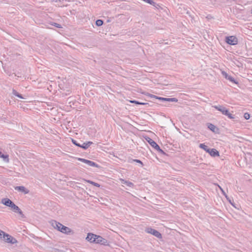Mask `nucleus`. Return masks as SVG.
<instances>
[{
  "instance_id": "nucleus-1",
  "label": "nucleus",
  "mask_w": 252,
  "mask_h": 252,
  "mask_svg": "<svg viewBox=\"0 0 252 252\" xmlns=\"http://www.w3.org/2000/svg\"><path fill=\"white\" fill-rule=\"evenodd\" d=\"M51 224L54 228L63 233L67 235L73 234V231L70 228L63 225L62 223L57 222L56 220H52Z\"/></svg>"
},
{
  "instance_id": "nucleus-2",
  "label": "nucleus",
  "mask_w": 252,
  "mask_h": 252,
  "mask_svg": "<svg viewBox=\"0 0 252 252\" xmlns=\"http://www.w3.org/2000/svg\"><path fill=\"white\" fill-rule=\"evenodd\" d=\"M2 238L3 241L7 243L14 244L17 243V241L15 238L5 232Z\"/></svg>"
},
{
  "instance_id": "nucleus-3",
  "label": "nucleus",
  "mask_w": 252,
  "mask_h": 252,
  "mask_svg": "<svg viewBox=\"0 0 252 252\" xmlns=\"http://www.w3.org/2000/svg\"><path fill=\"white\" fill-rule=\"evenodd\" d=\"M145 231L149 234H151L157 237L158 238H161L162 235L160 233H159L158 231L156 229H154L151 227H149L146 228Z\"/></svg>"
},
{
  "instance_id": "nucleus-4",
  "label": "nucleus",
  "mask_w": 252,
  "mask_h": 252,
  "mask_svg": "<svg viewBox=\"0 0 252 252\" xmlns=\"http://www.w3.org/2000/svg\"><path fill=\"white\" fill-rule=\"evenodd\" d=\"M226 42L231 45H235L238 43V39L235 36H230L226 37Z\"/></svg>"
},
{
  "instance_id": "nucleus-5",
  "label": "nucleus",
  "mask_w": 252,
  "mask_h": 252,
  "mask_svg": "<svg viewBox=\"0 0 252 252\" xmlns=\"http://www.w3.org/2000/svg\"><path fill=\"white\" fill-rule=\"evenodd\" d=\"M95 238L96 240L95 243L103 245L104 246L109 245V242L106 239L102 238L101 236L96 235V238Z\"/></svg>"
},
{
  "instance_id": "nucleus-6",
  "label": "nucleus",
  "mask_w": 252,
  "mask_h": 252,
  "mask_svg": "<svg viewBox=\"0 0 252 252\" xmlns=\"http://www.w3.org/2000/svg\"><path fill=\"white\" fill-rule=\"evenodd\" d=\"M78 160L79 161H80L81 162H83L87 164L89 166H94V167H99V165L97 164H96L95 162H94L93 161L90 160H88V159H86L85 158H78Z\"/></svg>"
},
{
  "instance_id": "nucleus-7",
  "label": "nucleus",
  "mask_w": 252,
  "mask_h": 252,
  "mask_svg": "<svg viewBox=\"0 0 252 252\" xmlns=\"http://www.w3.org/2000/svg\"><path fill=\"white\" fill-rule=\"evenodd\" d=\"M1 202L3 205L12 207L13 204H14L10 199L7 198H4L1 199Z\"/></svg>"
},
{
  "instance_id": "nucleus-8",
  "label": "nucleus",
  "mask_w": 252,
  "mask_h": 252,
  "mask_svg": "<svg viewBox=\"0 0 252 252\" xmlns=\"http://www.w3.org/2000/svg\"><path fill=\"white\" fill-rule=\"evenodd\" d=\"M96 238V235L94 234L93 233H89L86 237V240L87 241L90 242L91 243H95V240Z\"/></svg>"
},
{
  "instance_id": "nucleus-9",
  "label": "nucleus",
  "mask_w": 252,
  "mask_h": 252,
  "mask_svg": "<svg viewBox=\"0 0 252 252\" xmlns=\"http://www.w3.org/2000/svg\"><path fill=\"white\" fill-rule=\"evenodd\" d=\"M14 189L16 190L23 192L24 194H28L29 192V190L24 186H16Z\"/></svg>"
},
{
  "instance_id": "nucleus-10",
  "label": "nucleus",
  "mask_w": 252,
  "mask_h": 252,
  "mask_svg": "<svg viewBox=\"0 0 252 252\" xmlns=\"http://www.w3.org/2000/svg\"><path fill=\"white\" fill-rule=\"evenodd\" d=\"M146 139L148 141V142L150 144V145L155 149H156L157 148H159V146L153 139H152L150 137H148L147 138H146Z\"/></svg>"
},
{
  "instance_id": "nucleus-11",
  "label": "nucleus",
  "mask_w": 252,
  "mask_h": 252,
  "mask_svg": "<svg viewBox=\"0 0 252 252\" xmlns=\"http://www.w3.org/2000/svg\"><path fill=\"white\" fill-rule=\"evenodd\" d=\"M222 74L226 79L229 80L230 82L235 84H237V82H236L234 78L232 77L231 76L228 75L227 73L225 71H222Z\"/></svg>"
},
{
  "instance_id": "nucleus-12",
  "label": "nucleus",
  "mask_w": 252,
  "mask_h": 252,
  "mask_svg": "<svg viewBox=\"0 0 252 252\" xmlns=\"http://www.w3.org/2000/svg\"><path fill=\"white\" fill-rule=\"evenodd\" d=\"M213 108H214L215 109L218 111L220 112L222 114L223 113L225 110L226 109L223 105H213Z\"/></svg>"
},
{
  "instance_id": "nucleus-13",
  "label": "nucleus",
  "mask_w": 252,
  "mask_h": 252,
  "mask_svg": "<svg viewBox=\"0 0 252 252\" xmlns=\"http://www.w3.org/2000/svg\"><path fill=\"white\" fill-rule=\"evenodd\" d=\"M11 209L14 212L18 213L22 216H23V214L21 210L19 208L18 206L16 205L15 204H13V205L11 207Z\"/></svg>"
},
{
  "instance_id": "nucleus-14",
  "label": "nucleus",
  "mask_w": 252,
  "mask_h": 252,
  "mask_svg": "<svg viewBox=\"0 0 252 252\" xmlns=\"http://www.w3.org/2000/svg\"><path fill=\"white\" fill-rule=\"evenodd\" d=\"M120 180L122 184H125L129 187L133 188L134 187V184L131 182L125 180L123 179H120Z\"/></svg>"
},
{
  "instance_id": "nucleus-15",
  "label": "nucleus",
  "mask_w": 252,
  "mask_h": 252,
  "mask_svg": "<svg viewBox=\"0 0 252 252\" xmlns=\"http://www.w3.org/2000/svg\"><path fill=\"white\" fill-rule=\"evenodd\" d=\"M93 144V143L91 141L84 142L83 143V144H80V147L83 148L84 150H86Z\"/></svg>"
},
{
  "instance_id": "nucleus-16",
  "label": "nucleus",
  "mask_w": 252,
  "mask_h": 252,
  "mask_svg": "<svg viewBox=\"0 0 252 252\" xmlns=\"http://www.w3.org/2000/svg\"><path fill=\"white\" fill-rule=\"evenodd\" d=\"M222 114L227 116V117L230 119H234L235 118V116L230 114L227 108L225 110Z\"/></svg>"
},
{
  "instance_id": "nucleus-17",
  "label": "nucleus",
  "mask_w": 252,
  "mask_h": 252,
  "mask_svg": "<svg viewBox=\"0 0 252 252\" xmlns=\"http://www.w3.org/2000/svg\"><path fill=\"white\" fill-rule=\"evenodd\" d=\"M210 155L213 157H215L216 156H219V152L215 149H211L210 150Z\"/></svg>"
},
{
  "instance_id": "nucleus-18",
  "label": "nucleus",
  "mask_w": 252,
  "mask_h": 252,
  "mask_svg": "<svg viewBox=\"0 0 252 252\" xmlns=\"http://www.w3.org/2000/svg\"><path fill=\"white\" fill-rule=\"evenodd\" d=\"M128 162L129 163H132L133 162H135L136 163H138L140 164L141 167H142L143 166V162L139 159L129 158Z\"/></svg>"
},
{
  "instance_id": "nucleus-19",
  "label": "nucleus",
  "mask_w": 252,
  "mask_h": 252,
  "mask_svg": "<svg viewBox=\"0 0 252 252\" xmlns=\"http://www.w3.org/2000/svg\"><path fill=\"white\" fill-rule=\"evenodd\" d=\"M0 158L3 159V160L6 162H9V158H8V155H4L0 151Z\"/></svg>"
},
{
  "instance_id": "nucleus-20",
  "label": "nucleus",
  "mask_w": 252,
  "mask_h": 252,
  "mask_svg": "<svg viewBox=\"0 0 252 252\" xmlns=\"http://www.w3.org/2000/svg\"><path fill=\"white\" fill-rule=\"evenodd\" d=\"M208 127L213 132H215V130L217 129V127L211 123L208 124Z\"/></svg>"
},
{
  "instance_id": "nucleus-21",
  "label": "nucleus",
  "mask_w": 252,
  "mask_h": 252,
  "mask_svg": "<svg viewBox=\"0 0 252 252\" xmlns=\"http://www.w3.org/2000/svg\"><path fill=\"white\" fill-rule=\"evenodd\" d=\"M178 99L175 97L173 98H165V101L168 102H177L178 101Z\"/></svg>"
},
{
  "instance_id": "nucleus-22",
  "label": "nucleus",
  "mask_w": 252,
  "mask_h": 252,
  "mask_svg": "<svg viewBox=\"0 0 252 252\" xmlns=\"http://www.w3.org/2000/svg\"><path fill=\"white\" fill-rule=\"evenodd\" d=\"M12 94H13L14 95H15V96H17V97H19V98H23V96H22V94H19V93H18L16 90H13V91H12Z\"/></svg>"
},
{
  "instance_id": "nucleus-23",
  "label": "nucleus",
  "mask_w": 252,
  "mask_h": 252,
  "mask_svg": "<svg viewBox=\"0 0 252 252\" xmlns=\"http://www.w3.org/2000/svg\"><path fill=\"white\" fill-rule=\"evenodd\" d=\"M151 97L159 99L160 100L164 101H165V97H159V96H156L155 95H153V94L151 95Z\"/></svg>"
},
{
  "instance_id": "nucleus-24",
  "label": "nucleus",
  "mask_w": 252,
  "mask_h": 252,
  "mask_svg": "<svg viewBox=\"0 0 252 252\" xmlns=\"http://www.w3.org/2000/svg\"><path fill=\"white\" fill-rule=\"evenodd\" d=\"M103 24V21L100 19L97 20L95 22L96 25L98 27L102 26Z\"/></svg>"
},
{
  "instance_id": "nucleus-25",
  "label": "nucleus",
  "mask_w": 252,
  "mask_h": 252,
  "mask_svg": "<svg viewBox=\"0 0 252 252\" xmlns=\"http://www.w3.org/2000/svg\"><path fill=\"white\" fill-rule=\"evenodd\" d=\"M219 188L221 190V192H222V193L225 196V197L226 198L227 200L229 201V202H230V199H229V197H228L227 195L226 194V193L225 192V191L223 190V189L220 187L219 186Z\"/></svg>"
},
{
  "instance_id": "nucleus-26",
  "label": "nucleus",
  "mask_w": 252,
  "mask_h": 252,
  "mask_svg": "<svg viewBox=\"0 0 252 252\" xmlns=\"http://www.w3.org/2000/svg\"><path fill=\"white\" fill-rule=\"evenodd\" d=\"M199 147L200 148L203 149L205 151L207 149V148H208V147L207 146H206V145H205V144H203V143L200 144Z\"/></svg>"
},
{
  "instance_id": "nucleus-27",
  "label": "nucleus",
  "mask_w": 252,
  "mask_h": 252,
  "mask_svg": "<svg viewBox=\"0 0 252 252\" xmlns=\"http://www.w3.org/2000/svg\"><path fill=\"white\" fill-rule=\"evenodd\" d=\"M72 142L73 143V144H74L75 145L80 147V144L78 143L77 141L75 140H74L73 139H72Z\"/></svg>"
},
{
  "instance_id": "nucleus-28",
  "label": "nucleus",
  "mask_w": 252,
  "mask_h": 252,
  "mask_svg": "<svg viewBox=\"0 0 252 252\" xmlns=\"http://www.w3.org/2000/svg\"><path fill=\"white\" fill-rule=\"evenodd\" d=\"M244 117L246 120H248L250 118V114L248 113H244Z\"/></svg>"
},
{
  "instance_id": "nucleus-29",
  "label": "nucleus",
  "mask_w": 252,
  "mask_h": 252,
  "mask_svg": "<svg viewBox=\"0 0 252 252\" xmlns=\"http://www.w3.org/2000/svg\"><path fill=\"white\" fill-rule=\"evenodd\" d=\"M156 150H157L159 153H160L161 154H165V152L162 149H161L159 147V148H157Z\"/></svg>"
},
{
  "instance_id": "nucleus-30",
  "label": "nucleus",
  "mask_w": 252,
  "mask_h": 252,
  "mask_svg": "<svg viewBox=\"0 0 252 252\" xmlns=\"http://www.w3.org/2000/svg\"><path fill=\"white\" fill-rule=\"evenodd\" d=\"M52 25L54 26L55 27H56V28H62V26L61 25H60L58 23H53V24H52Z\"/></svg>"
},
{
  "instance_id": "nucleus-31",
  "label": "nucleus",
  "mask_w": 252,
  "mask_h": 252,
  "mask_svg": "<svg viewBox=\"0 0 252 252\" xmlns=\"http://www.w3.org/2000/svg\"><path fill=\"white\" fill-rule=\"evenodd\" d=\"M5 233V232L3 231L2 230H1L0 229V239H1L3 238V236Z\"/></svg>"
},
{
  "instance_id": "nucleus-32",
  "label": "nucleus",
  "mask_w": 252,
  "mask_h": 252,
  "mask_svg": "<svg viewBox=\"0 0 252 252\" xmlns=\"http://www.w3.org/2000/svg\"><path fill=\"white\" fill-rule=\"evenodd\" d=\"M130 102L132 103H135V104H140V102L138 101H136V100H130Z\"/></svg>"
},
{
  "instance_id": "nucleus-33",
  "label": "nucleus",
  "mask_w": 252,
  "mask_h": 252,
  "mask_svg": "<svg viewBox=\"0 0 252 252\" xmlns=\"http://www.w3.org/2000/svg\"><path fill=\"white\" fill-rule=\"evenodd\" d=\"M86 182H87L88 183L93 185H94V183L95 182H93V181H90V180H86Z\"/></svg>"
},
{
  "instance_id": "nucleus-34",
  "label": "nucleus",
  "mask_w": 252,
  "mask_h": 252,
  "mask_svg": "<svg viewBox=\"0 0 252 252\" xmlns=\"http://www.w3.org/2000/svg\"><path fill=\"white\" fill-rule=\"evenodd\" d=\"M94 186L95 187H100V185L97 183H94Z\"/></svg>"
},
{
  "instance_id": "nucleus-35",
  "label": "nucleus",
  "mask_w": 252,
  "mask_h": 252,
  "mask_svg": "<svg viewBox=\"0 0 252 252\" xmlns=\"http://www.w3.org/2000/svg\"><path fill=\"white\" fill-rule=\"evenodd\" d=\"M140 105H147L148 104L147 103H144V102H140Z\"/></svg>"
},
{
  "instance_id": "nucleus-36",
  "label": "nucleus",
  "mask_w": 252,
  "mask_h": 252,
  "mask_svg": "<svg viewBox=\"0 0 252 252\" xmlns=\"http://www.w3.org/2000/svg\"><path fill=\"white\" fill-rule=\"evenodd\" d=\"M210 150H211V149H210V148H207V149L206 150V152L209 153H210Z\"/></svg>"
}]
</instances>
